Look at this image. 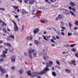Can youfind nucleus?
Instances as JSON below:
<instances>
[{"label": "nucleus", "instance_id": "nucleus-46", "mask_svg": "<svg viewBox=\"0 0 78 78\" xmlns=\"http://www.w3.org/2000/svg\"><path fill=\"white\" fill-rule=\"evenodd\" d=\"M52 38L53 39H54V40H56V37L55 36H53Z\"/></svg>", "mask_w": 78, "mask_h": 78}, {"label": "nucleus", "instance_id": "nucleus-43", "mask_svg": "<svg viewBox=\"0 0 78 78\" xmlns=\"http://www.w3.org/2000/svg\"><path fill=\"white\" fill-rule=\"evenodd\" d=\"M14 50V48H12V50H11L10 51V52H12V51H13Z\"/></svg>", "mask_w": 78, "mask_h": 78}, {"label": "nucleus", "instance_id": "nucleus-24", "mask_svg": "<svg viewBox=\"0 0 78 78\" xmlns=\"http://www.w3.org/2000/svg\"><path fill=\"white\" fill-rule=\"evenodd\" d=\"M9 37H11L12 39H14V36L12 35H10L8 36Z\"/></svg>", "mask_w": 78, "mask_h": 78}, {"label": "nucleus", "instance_id": "nucleus-31", "mask_svg": "<svg viewBox=\"0 0 78 78\" xmlns=\"http://www.w3.org/2000/svg\"><path fill=\"white\" fill-rule=\"evenodd\" d=\"M6 40L7 41H11V38H10L9 37H7L6 38Z\"/></svg>", "mask_w": 78, "mask_h": 78}, {"label": "nucleus", "instance_id": "nucleus-63", "mask_svg": "<svg viewBox=\"0 0 78 78\" xmlns=\"http://www.w3.org/2000/svg\"><path fill=\"white\" fill-rule=\"evenodd\" d=\"M15 18H16L17 19V18H18V16H17V15L15 16Z\"/></svg>", "mask_w": 78, "mask_h": 78}, {"label": "nucleus", "instance_id": "nucleus-32", "mask_svg": "<svg viewBox=\"0 0 78 78\" xmlns=\"http://www.w3.org/2000/svg\"><path fill=\"white\" fill-rule=\"evenodd\" d=\"M75 24L76 25H77V26H78V21H76L75 22Z\"/></svg>", "mask_w": 78, "mask_h": 78}, {"label": "nucleus", "instance_id": "nucleus-55", "mask_svg": "<svg viewBox=\"0 0 78 78\" xmlns=\"http://www.w3.org/2000/svg\"><path fill=\"white\" fill-rule=\"evenodd\" d=\"M59 18L58 16V17H57V18H55V20H59Z\"/></svg>", "mask_w": 78, "mask_h": 78}, {"label": "nucleus", "instance_id": "nucleus-51", "mask_svg": "<svg viewBox=\"0 0 78 78\" xmlns=\"http://www.w3.org/2000/svg\"><path fill=\"white\" fill-rule=\"evenodd\" d=\"M46 37L47 39H49V38H50L51 36H46Z\"/></svg>", "mask_w": 78, "mask_h": 78}, {"label": "nucleus", "instance_id": "nucleus-25", "mask_svg": "<svg viewBox=\"0 0 78 78\" xmlns=\"http://www.w3.org/2000/svg\"><path fill=\"white\" fill-rule=\"evenodd\" d=\"M69 12L71 14L72 16H75V17L76 16H75V13L74 12H73L71 11H69Z\"/></svg>", "mask_w": 78, "mask_h": 78}, {"label": "nucleus", "instance_id": "nucleus-54", "mask_svg": "<svg viewBox=\"0 0 78 78\" xmlns=\"http://www.w3.org/2000/svg\"><path fill=\"white\" fill-rule=\"evenodd\" d=\"M67 52H66L65 51H63L62 52V54H63V55H64V54H66V53Z\"/></svg>", "mask_w": 78, "mask_h": 78}, {"label": "nucleus", "instance_id": "nucleus-8", "mask_svg": "<svg viewBox=\"0 0 78 78\" xmlns=\"http://www.w3.org/2000/svg\"><path fill=\"white\" fill-rule=\"evenodd\" d=\"M48 66H47L42 71L43 72H44V73H45L46 72H47V71H50V69L48 68Z\"/></svg>", "mask_w": 78, "mask_h": 78}, {"label": "nucleus", "instance_id": "nucleus-33", "mask_svg": "<svg viewBox=\"0 0 78 78\" xmlns=\"http://www.w3.org/2000/svg\"><path fill=\"white\" fill-rule=\"evenodd\" d=\"M3 31L5 32V33H7V30H6V29H5V28H3Z\"/></svg>", "mask_w": 78, "mask_h": 78}, {"label": "nucleus", "instance_id": "nucleus-45", "mask_svg": "<svg viewBox=\"0 0 78 78\" xmlns=\"http://www.w3.org/2000/svg\"><path fill=\"white\" fill-rule=\"evenodd\" d=\"M75 55L76 57L78 58V52L77 53L75 54Z\"/></svg>", "mask_w": 78, "mask_h": 78}, {"label": "nucleus", "instance_id": "nucleus-20", "mask_svg": "<svg viewBox=\"0 0 78 78\" xmlns=\"http://www.w3.org/2000/svg\"><path fill=\"white\" fill-rule=\"evenodd\" d=\"M41 22H42V23H47V22L48 21L47 20H45L44 19H42L41 20Z\"/></svg>", "mask_w": 78, "mask_h": 78}, {"label": "nucleus", "instance_id": "nucleus-26", "mask_svg": "<svg viewBox=\"0 0 78 78\" xmlns=\"http://www.w3.org/2000/svg\"><path fill=\"white\" fill-rule=\"evenodd\" d=\"M52 74L54 76H56V73L55 72H52Z\"/></svg>", "mask_w": 78, "mask_h": 78}, {"label": "nucleus", "instance_id": "nucleus-13", "mask_svg": "<svg viewBox=\"0 0 78 78\" xmlns=\"http://www.w3.org/2000/svg\"><path fill=\"white\" fill-rule=\"evenodd\" d=\"M35 2L34 0H29V3L31 5H33V4H34V2Z\"/></svg>", "mask_w": 78, "mask_h": 78}, {"label": "nucleus", "instance_id": "nucleus-28", "mask_svg": "<svg viewBox=\"0 0 78 78\" xmlns=\"http://www.w3.org/2000/svg\"><path fill=\"white\" fill-rule=\"evenodd\" d=\"M69 25L70 27H72V23L71 22L69 23Z\"/></svg>", "mask_w": 78, "mask_h": 78}, {"label": "nucleus", "instance_id": "nucleus-21", "mask_svg": "<svg viewBox=\"0 0 78 78\" xmlns=\"http://www.w3.org/2000/svg\"><path fill=\"white\" fill-rule=\"evenodd\" d=\"M34 42L35 44H36V45H38V44H39V42L37 40H35L34 41Z\"/></svg>", "mask_w": 78, "mask_h": 78}, {"label": "nucleus", "instance_id": "nucleus-35", "mask_svg": "<svg viewBox=\"0 0 78 78\" xmlns=\"http://www.w3.org/2000/svg\"><path fill=\"white\" fill-rule=\"evenodd\" d=\"M56 33L57 34H61V32H60V31H56Z\"/></svg>", "mask_w": 78, "mask_h": 78}, {"label": "nucleus", "instance_id": "nucleus-18", "mask_svg": "<svg viewBox=\"0 0 78 78\" xmlns=\"http://www.w3.org/2000/svg\"><path fill=\"white\" fill-rule=\"evenodd\" d=\"M19 73L20 74H22L23 73V69H20L19 71Z\"/></svg>", "mask_w": 78, "mask_h": 78}, {"label": "nucleus", "instance_id": "nucleus-50", "mask_svg": "<svg viewBox=\"0 0 78 78\" xmlns=\"http://www.w3.org/2000/svg\"><path fill=\"white\" fill-rule=\"evenodd\" d=\"M72 33H69V32L68 33V36H71V35H72Z\"/></svg>", "mask_w": 78, "mask_h": 78}, {"label": "nucleus", "instance_id": "nucleus-16", "mask_svg": "<svg viewBox=\"0 0 78 78\" xmlns=\"http://www.w3.org/2000/svg\"><path fill=\"white\" fill-rule=\"evenodd\" d=\"M65 72H66L67 73H71V70L69 69H65Z\"/></svg>", "mask_w": 78, "mask_h": 78}, {"label": "nucleus", "instance_id": "nucleus-34", "mask_svg": "<svg viewBox=\"0 0 78 78\" xmlns=\"http://www.w3.org/2000/svg\"><path fill=\"white\" fill-rule=\"evenodd\" d=\"M30 0H24V2L26 4H27V2H28Z\"/></svg>", "mask_w": 78, "mask_h": 78}, {"label": "nucleus", "instance_id": "nucleus-47", "mask_svg": "<svg viewBox=\"0 0 78 78\" xmlns=\"http://www.w3.org/2000/svg\"><path fill=\"white\" fill-rule=\"evenodd\" d=\"M4 60V58H0V62H2Z\"/></svg>", "mask_w": 78, "mask_h": 78}, {"label": "nucleus", "instance_id": "nucleus-14", "mask_svg": "<svg viewBox=\"0 0 78 78\" xmlns=\"http://www.w3.org/2000/svg\"><path fill=\"white\" fill-rule=\"evenodd\" d=\"M37 72V75L38 76V75H42L43 73H44V71H42L41 72Z\"/></svg>", "mask_w": 78, "mask_h": 78}, {"label": "nucleus", "instance_id": "nucleus-60", "mask_svg": "<svg viewBox=\"0 0 78 78\" xmlns=\"http://www.w3.org/2000/svg\"><path fill=\"white\" fill-rule=\"evenodd\" d=\"M66 28V27H62V29H63V30H65Z\"/></svg>", "mask_w": 78, "mask_h": 78}, {"label": "nucleus", "instance_id": "nucleus-12", "mask_svg": "<svg viewBox=\"0 0 78 78\" xmlns=\"http://www.w3.org/2000/svg\"><path fill=\"white\" fill-rule=\"evenodd\" d=\"M70 5L72 7H74V6H75L76 5L75 3L73 2H71L70 3Z\"/></svg>", "mask_w": 78, "mask_h": 78}, {"label": "nucleus", "instance_id": "nucleus-49", "mask_svg": "<svg viewBox=\"0 0 78 78\" xmlns=\"http://www.w3.org/2000/svg\"><path fill=\"white\" fill-rule=\"evenodd\" d=\"M0 10H2V11H5V9L3 8H0Z\"/></svg>", "mask_w": 78, "mask_h": 78}, {"label": "nucleus", "instance_id": "nucleus-17", "mask_svg": "<svg viewBox=\"0 0 78 78\" xmlns=\"http://www.w3.org/2000/svg\"><path fill=\"white\" fill-rule=\"evenodd\" d=\"M27 74L29 76H30L31 77H32V74H31V71L29 70L27 71Z\"/></svg>", "mask_w": 78, "mask_h": 78}, {"label": "nucleus", "instance_id": "nucleus-44", "mask_svg": "<svg viewBox=\"0 0 78 78\" xmlns=\"http://www.w3.org/2000/svg\"><path fill=\"white\" fill-rule=\"evenodd\" d=\"M33 55L34 57H36V56L37 55V54H36V53H35L33 54Z\"/></svg>", "mask_w": 78, "mask_h": 78}, {"label": "nucleus", "instance_id": "nucleus-10", "mask_svg": "<svg viewBox=\"0 0 78 78\" xmlns=\"http://www.w3.org/2000/svg\"><path fill=\"white\" fill-rule=\"evenodd\" d=\"M33 75H32V78H33V77H35V76H37V72H34L33 73Z\"/></svg>", "mask_w": 78, "mask_h": 78}, {"label": "nucleus", "instance_id": "nucleus-11", "mask_svg": "<svg viewBox=\"0 0 78 78\" xmlns=\"http://www.w3.org/2000/svg\"><path fill=\"white\" fill-rule=\"evenodd\" d=\"M21 13L23 15H24L25 14H27V13H28V12L24 10L23 9L22 10Z\"/></svg>", "mask_w": 78, "mask_h": 78}, {"label": "nucleus", "instance_id": "nucleus-3", "mask_svg": "<svg viewBox=\"0 0 78 78\" xmlns=\"http://www.w3.org/2000/svg\"><path fill=\"white\" fill-rule=\"evenodd\" d=\"M33 38V36L31 35H30L29 36H27L26 37L27 41H32Z\"/></svg>", "mask_w": 78, "mask_h": 78}, {"label": "nucleus", "instance_id": "nucleus-36", "mask_svg": "<svg viewBox=\"0 0 78 78\" xmlns=\"http://www.w3.org/2000/svg\"><path fill=\"white\" fill-rule=\"evenodd\" d=\"M56 62L58 65H60V63L58 60H56Z\"/></svg>", "mask_w": 78, "mask_h": 78}, {"label": "nucleus", "instance_id": "nucleus-40", "mask_svg": "<svg viewBox=\"0 0 78 78\" xmlns=\"http://www.w3.org/2000/svg\"><path fill=\"white\" fill-rule=\"evenodd\" d=\"M13 8H14L15 9H18V8H17V7L16 6H13Z\"/></svg>", "mask_w": 78, "mask_h": 78}, {"label": "nucleus", "instance_id": "nucleus-57", "mask_svg": "<svg viewBox=\"0 0 78 78\" xmlns=\"http://www.w3.org/2000/svg\"><path fill=\"white\" fill-rule=\"evenodd\" d=\"M69 9H70L71 10V9H72V7L69 6Z\"/></svg>", "mask_w": 78, "mask_h": 78}, {"label": "nucleus", "instance_id": "nucleus-53", "mask_svg": "<svg viewBox=\"0 0 78 78\" xmlns=\"http://www.w3.org/2000/svg\"><path fill=\"white\" fill-rule=\"evenodd\" d=\"M61 34L62 35V36H64V35H65V34H64V33L63 32H61Z\"/></svg>", "mask_w": 78, "mask_h": 78}, {"label": "nucleus", "instance_id": "nucleus-30", "mask_svg": "<svg viewBox=\"0 0 78 78\" xmlns=\"http://www.w3.org/2000/svg\"><path fill=\"white\" fill-rule=\"evenodd\" d=\"M2 23L3 24V25H5V26H7V24L6 23H5V22H3V21H2Z\"/></svg>", "mask_w": 78, "mask_h": 78}, {"label": "nucleus", "instance_id": "nucleus-1", "mask_svg": "<svg viewBox=\"0 0 78 78\" xmlns=\"http://www.w3.org/2000/svg\"><path fill=\"white\" fill-rule=\"evenodd\" d=\"M29 58L31 59H33V58L32 57V56L31 55V53H33L34 52V51L35 50L34 49H32V48H30L29 50Z\"/></svg>", "mask_w": 78, "mask_h": 78}, {"label": "nucleus", "instance_id": "nucleus-59", "mask_svg": "<svg viewBox=\"0 0 78 78\" xmlns=\"http://www.w3.org/2000/svg\"><path fill=\"white\" fill-rule=\"evenodd\" d=\"M56 39H59V36H57L56 37Z\"/></svg>", "mask_w": 78, "mask_h": 78}, {"label": "nucleus", "instance_id": "nucleus-4", "mask_svg": "<svg viewBox=\"0 0 78 78\" xmlns=\"http://www.w3.org/2000/svg\"><path fill=\"white\" fill-rule=\"evenodd\" d=\"M16 57L14 55H12L11 56V61L12 62H15L16 61Z\"/></svg>", "mask_w": 78, "mask_h": 78}, {"label": "nucleus", "instance_id": "nucleus-58", "mask_svg": "<svg viewBox=\"0 0 78 78\" xmlns=\"http://www.w3.org/2000/svg\"><path fill=\"white\" fill-rule=\"evenodd\" d=\"M37 13H40L41 12V11L40 10H37Z\"/></svg>", "mask_w": 78, "mask_h": 78}, {"label": "nucleus", "instance_id": "nucleus-48", "mask_svg": "<svg viewBox=\"0 0 78 78\" xmlns=\"http://www.w3.org/2000/svg\"><path fill=\"white\" fill-rule=\"evenodd\" d=\"M72 10L73 11H74L75 12V11H76V10L74 8H72Z\"/></svg>", "mask_w": 78, "mask_h": 78}, {"label": "nucleus", "instance_id": "nucleus-6", "mask_svg": "<svg viewBox=\"0 0 78 78\" xmlns=\"http://www.w3.org/2000/svg\"><path fill=\"white\" fill-rule=\"evenodd\" d=\"M39 31V29L37 28H36L34 30L33 32L34 34H36L37 33H38Z\"/></svg>", "mask_w": 78, "mask_h": 78}, {"label": "nucleus", "instance_id": "nucleus-64", "mask_svg": "<svg viewBox=\"0 0 78 78\" xmlns=\"http://www.w3.org/2000/svg\"><path fill=\"white\" fill-rule=\"evenodd\" d=\"M77 29H78V28H77V27H75L74 28V30H77Z\"/></svg>", "mask_w": 78, "mask_h": 78}, {"label": "nucleus", "instance_id": "nucleus-38", "mask_svg": "<svg viewBox=\"0 0 78 78\" xmlns=\"http://www.w3.org/2000/svg\"><path fill=\"white\" fill-rule=\"evenodd\" d=\"M12 22H13V23H14V26L15 25H17V24H16V23L14 20H12Z\"/></svg>", "mask_w": 78, "mask_h": 78}, {"label": "nucleus", "instance_id": "nucleus-29", "mask_svg": "<svg viewBox=\"0 0 78 78\" xmlns=\"http://www.w3.org/2000/svg\"><path fill=\"white\" fill-rule=\"evenodd\" d=\"M71 51L73 52H75V51H76V49L73 48L71 49Z\"/></svg>", "mask_w": 78, "mask_h": 78}, {"label": "nucleus", "instance_id": "nucleus-52", "mask_svg": "<svg viewBox=\"0 0 78 78\" xmlns=\"http://www.w3.org/2000/svg\"><path fill=\"white\" fill-rule=\"evenodd\" d=\"M56 67H57V68H58V69H61V67H59L58 66H56Z\"/></svg>", "mask_w": 78, "mask_h": 78}, {"label": "nucleus", "instance_id": "nucleus-61", "mask_svg": "<svg viewBox=\"0 0 78 78\" xmlns=\"http://www.w3.org/2000/svg\"><path fill=\"white\" fill-rule=\"evenodd\" d=\"M43 59L44 60H46V59H47V57H45V56H44L43 57Z\"/></svg>", "mask_w": 78, "mask_h": 78}, {"label": "nucleus", "instance_id": "nucleus-5", "mask_svg": "<svg viewBox=\"0 0 78 78\" xmlns=\"http://www.w3.org/2000/svg\"><path fill=\"white\" fill-rule=\"evenodd\" d=\"M53 65V62L51 61H49V63L46 62V66L47 67H50L51 66Z\"/></svg>", "mask_w": 78, "mask_h": 78}, {"label": "nucleus", "instance_id": "nucleus-15", "mask_svg": "<svg viewBox=\"0 0 78 78\" xmlns=\"http://www.w3.org/2000/svg\"><path fill=\"white\" fill-rule=\"evenodd\" d=\"M15 27H14V30L15 31H18L19 30V27H18V26L17 25H15L14 26Z\"/></svg>", "mask_w": 78, "mask_h": 78}, {"label": "nucleus", "instance_id": "nucleus-22", "mask_svg": "<svg viewBox=\"0 0 78 78\" xmlns=\"http://www.w3.org/2000/svg\"><path fill=\"white\" fill-rule=\"evenodd\" d=\"M58 17L59 19L61 20L62 19V18H63V17H64V16H62L61 14H59L58 15Z\"/></svg>", "mask_w": 78, "mask_h": 78}, {"label": "nucleus", "instance_id": "nucleus-19", "mask_svg": "<svg viewBox=\"0 0 78 78\" xmlns=\"http://www.w3.org/2000/svg\"><path fill=\"white\" fill-rule=\"evenodd\" d=\"M4 45H6L7 46H8V47H11V44H10L9 43H5Z\"/></svg>", "mask_w": 78, "mask_h": 78}, {"label": "nucleus", "instance_id": "nucleus-41", "mask_svg": "<svg viewBox=\"0 0 78 78\" xmlns=\"http://www.w3.org/2000/svg\"><path fill=\"white\" fill-rule=\"evenodd\" d=\"M50 41L51 42H54V43H55V41H54V40L53 39H51V40H50Z\"/></svg>", "mask_w": 78, "mask_h": 78}, {"label": "nucleus", "instance_id": "nucleus-62", "mask_svg": "<svg viewBox=\"0 0 78 78\" xmlns=\"http://www.w3.org/2000/svg\"><path fill=\"white\" fill-rule=\"evenodd\" d=\"M66 15H70V13L69 12L66 13Z\"/></svg>", "mask_w": 78, "mask_h": 78}, {"label": "nucleus", "instance_id": "nucleus-9", "mask_svg": "<svg viewBox=\"0 0 78 78\" xmlns=\"http://www.w3.org/2000/svg\"><path fill=\"white\" fill-rule=\"evenodd\" d=\"M75 62H76V61L75 60H74L71 62H69V64H70V65H71V64H73V66H75V65H76Z\"/></svg>", "mask_w": 78, "mask_h": 78}, {"label": "nucleus", "instance_id": "nucleus-42", "mask_svg": "<svg viewBox=\"0 0 78 78\" xmlns=\"http://www.w3.org/2000/svg\"><path fill=\"white\" fill-rule=\"evenodd\" d=\"M44 1H45V2H47V3H49V4H50V2L48 0H44Z\"/></svg>", "mask_w": 78, "mask_h": 78}, {"label": "nucleus", "instance_id": "nucleus-2", "mask_svg": "<svg viewBox=\"0 0 78 78\" xmlns=\"http://www.w3.org/2000/svg\"><path fill=\"white\" fill-rule=\"evenodd\" d=\"M5 51H3L2 54L1 55V57L2 58H6V54L7 53V51H8V49L6 48L5 49Z\"/></svg>", "mask_w": 78, "mask_h": 78}, {"label": "nucleus", "instance_id": "nucleus-56", "mask_svg": "<svg viewBox=\"0 0 78 78\" xmlns=\"http://www.w3.org/2000/svg\"><path fill=\"white\" fill-rule=\"evenodd\" d=\"M20 3H22V0H18Z\"/></svg>", "mask_w": 78, "mask_h": 78}, {"label": "nucleus", "instance_id": "nucleus-37", "mask_svg": "<svg viewBox=\"0 0 78 78\" xmlns=\"http://www.w3.org/2000/svg\"><path fill=\"white\" fill-rule=\"evenodd\" d=\"M43 38L45 41H48V40L47 39V38H46V37H45V36H43Z\"/></svg>", "mask_w": 78, "mask_h": 78}, {"label": "nucleus", "instance_id": "nucleus-39", "mask_svg": "<svg viewBox=\"0 0 78 78\" xmlns=\"http://www.w3.org/2000/svg\"><path fill=\"white\" fill-rule=\"evenodd\" d=\"M12 70H15L16 69V67L14 66H12L11 67Z\"/></svg>", "mask_w": 78, "mask_h": 78}, {"label": "nucleus", "instance_id": "nucleus-27", "mask_svg": "<svg viewBox=\"0 0 78 78\" xmlns=\"http://www.w3.org/2000/svg\"><path fill=\"white\" fill-rule=\"evenodd\" d=\"M24 28V25H23L22 26V29H21L20 31L22 32V31H23V29Z\"/></svg>", "mask_w": 78, "mask_h": 78}, {"label": "nucleus", "instance_id": "nucleus-7", "mask_svg": "<svg viewBox=\"0 0 78 78\" xmlns=\"http://www.w3.org/2000/svg\"><path fill=\"white\" fill-rule=\"evenodd\" d=\"M0 71L2 72V74H3V73H5L6 72V70L4 68H2L1 66H0Z\"/></svg>", "mask_w": 78, "mask_h": 78}, {"label": "nucleus", "instance_id": "nucleus-23", "mask_svg": "<svg viewBox=\"0 0 78 78\" xmlns=\"http://www.w3.org/2000/svg\"><path fill=\"white\" fill-rule=\"evenodd\" d=\"M75 45H76V44H71V45H66V47H74Z\"/></svg>", "mask_w": 78, "mask_h": 78}]
</instances>
